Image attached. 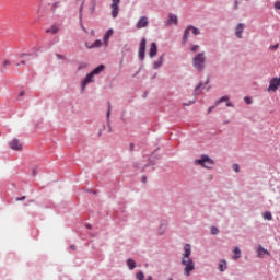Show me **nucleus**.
Wrapping results in <instances>:
<instances>
[{
	"label": "nucleus",
	"mask_w": 280,
	"mask_h": 280,
	"mask_svg": "<svg viewBox=\"0 0 280 280\" xmlns=\"http://www.w3.org/2000/svg\"><path fill=\"white\" fill-rule=\"evenodd\" d=\"M133 150H135V143L131 142V143L129 144V151L132 152Z\"/></svg>",
	"instance_id": "44"
},
{
	"label": "nucleus",
	"mask_w": 280,
	"mask_h": 280,
	"mask_svg": "<svg viewBox=\"0 0 280 280\" xmlns=\"http://www.w3.org/2000/svg\"><path fill=\"white\" fill-rule=\"evenodd\" d=\"M56 58H58V60H65V56L60 54H56Z\"/></svg>",
	"instance_id": "39"
},
{
	"label": "nucleus",
	"mask_w": 280,
	"mask_h": 280,
	"mask_svg": "<svg viewBox=\"0 0 280 280\" xmlns=\"http://www.w3.org/2000/svg\"><path fill=\"white\" fill-rule=\"evenodd\" d=\"M100 47H102V42H101V39H96V40L92 44V48H93V49H97V48H100Z\"/></svg>",
	"instance_id": "28"
},
{
	"label": "nucleus",
	"mask_w": 280,
	"mask_h": 280,
	"mask_svg": "<svg viewBox=\"0 0 280 280\" xmlns=\"http://www.w3.org/2000/svg\"><path fill=\"white\" fill-rule=\"evenodd\" d=\"M82 10H84V7L81 5L80 9H79V14H82Z\"/></svg>",
	"instance_id": "52"
},
{
	"label": "nucleus",
	"mask_w": 280,
	"mask_h": 280,
	"mask_svg": "<svg viewBox=\"0 0 280 280\" xmlns=\"http://www.w3.org/2000/svg\"><path fill=\"white\" fill-rule=\"evenodd\" d=\"M232 168H233V171L236 172V173L240 172V164H233V165H232Z\"/></svg>",
	"instance_id": "36"
},
{
	"label": "nucleus",
	"mask_w": 280,
	"mask_h": 280,
	"mask_svg": "<svg viewBox=\"0 0 280 280\" xmlns=\"http://www.w3.org/2000/svg\"><path fill=\"white\" fill-rule=\"evenodd\" d=\"M86 49H93V44L85 42Z\"/></svg>",
	"instance_id": "37"
},
{
	"label": "nucleus",
	"mask_w": 280,
	"mask_h": 280,
	"mask_svg": "<svg viewBox=\"0 0 280 280\" xmlns=\"http://www.w3.org/2000/svg\"><path fill=\"white\" fill-rule=\"evenodd\" d=\"M80 25H81V30H83L85 32V34H88L89 31H86V27H84V24H82V22H81Z\"/></svg>",
	"instance_id": "45"
},
{
	"label": "nucleus",
	"mask_w": 280,
	"mask_h": 280,
	"mask_svg": "<svg viewBox=\"0 0 280 280\" xmlns=\"http://www.w3.org/2000/svg\"><path fill=\"white\" fill-rule=\"evenodd\" d=\"M33 176H36V168L33 170Z\"/></svg>",
	"instance_id": "57"
},
{
	"label": "nucleus",
	"mask_w": 280,
	"mask_h": 280,
	"mask_svg": "<svg viewBox=\"0 0 280 280\" xmlns=\"http://www.w3.org/2000/svg\"><path fill=\"white\" fill-rule=\"evenodd\" d=\"M190 257H191V245L190 244H186L184 246L183 258H190Z\"/></svg>",
	"instance_id": "18"
},
{
	"label": "nucleus",
	"mask_w": 280,
	"mask_h": 280,
	"mask_svg": "<svg viewBox=\"0 0 280 280\" xmlns=\"http://www.w3.org/2000/svg\"><path fill=\"white\" fill-rule=\"evenodd\" d=\"M155 165H156V160H150V162L144 166H141V165H139V162H136L133 164V167H136L137 170H141V172H145V170H148V167H154Z\"/></svg>",
	"instance_id": "8"
},
{
	"label": "nucleus",
	"mask_w": 280,
	"mask_h": 280,
	"mask_svg": "<svg viewBox=\"0 0 280 280\" xmlns=\"http://www.w3.org/2000/svg\"><path fill=\"white\" fill-rule=\"evenodd\" d=\"M91 34H95V31L92 30V31H91Z\"/></svg>",
	"instance_id": "60"
},
{
	"label": "nucleus",
	"mask_w": 280,
	"mask_h": 280,
	"mask_svg": "<svg viewBox=\"0 0 280 280\" xmlns=\"http://www.w3.org/2000/svg\"><path fill=\"white\" fill-rule=\"evenodd\" d=\"M261 252L268 255V250H266L264 247H259L258 255L261 256Z\"/></svg>",
	"instance_id": "35"
},
{
	"label": "nucleus",
	"mask_w": 280,
	"mask_h": 280,
	"mask_svg": "<svg viewBox=\"0 0 280 280\" xmlns=\"http://www.w3.org/2000/svg\"><path fill=\"white\" fill-rule=\"evenodd\" d=\"M222 102H229V96H222L221 98L215 101V106H220V104H222Z\"/></svg>",
	"instance_id": "25"
},
{
	"label": "nucleus",
	"mask_w": 280,
	"mask_h": 280,
	"mask_svg": "<svg viewBox=\"0 0 280 280\" xmlns=\"http://www.w3.org/2000/svg\"><path fill=\"white\" fill-rule=\"evenodd\" d=\"M156 54H159V46L153 42L150 45L149 58H155Z\"/></svg>",
	"instance_id": "11"
},
{
	"label": "nucleus",
	"mask_w": 280,
	"mask_h": 280,
	"mask_svg": "<svg viewBox=\"0 0 280 280\" xmlns=\"http://www.w3.org/2000/svg\"><path fill=\"white\" fill-rule=\"evenodd\" d=\"M244 27L246 25L244 23H238L235 27V36L236 38H242V34H244Z\"/></svg>",
	"instance_id": "12"
},
{
	"label": "nucleus",
	"mask_w": 280,
	"mask_h": 280,
	"mask_svg": "<svg viewBox=\"0 0 280 280\" xmlns=\"http://www.w3.org/2000/svg\"><path fill=\"white\" fill-rule=\"evenodd\" d=\"M25 196H22V197H18L15 200H16V202H21V201H23V200H25Z\"/></svg>",
	"instance_id": "40"
},
{
	"label": "nucleus",
	"mask_w": 280,
	"mask_h": 280,
	"mask_svg": "<svg viewBox=\"0 0 280 280\" xmlns=\"http://www.w3.org/2000/svg\"><path fill=\"white\" fill-rule=\"evenodd\" d=\"M154 152H156V149L154 150ZM154 152L152 154H154Z\"/></svg>",
	"instance_id": "63"
},
{
	"label": "nucleus",
	"mask_w": 280,
	"mask_h": 280,
	"mask_svg": "<svg viewBox=\"0 0 280 280\" xmlns=\"http://www.w3.org/2000/svg\"><path fill=\"white\" fill-rule=\"evenodd\" d=\"M145 45H148V39H145V37H143L140 40L139 50H138V58L141 62H143V60H145Z\"/></svg>",
	"instance_id": "4"
},
{
	"label": "nucleus",
	"mask_w": 280,
	"mask_h": 280,
	"mask_svg": "<svg viewBox=\"0 0 280 280\" xmlns=\"http://www.w3.org/2000/svg\"><path fill=\"white\" fill-rule=\"evenodd\" d=\"M136 279L144 280L145 279V275L143 273V271H138L137 275H136Z\"/></svg>",
	"instance_id": "31"
},
{
	"label": "nucleus",
	"mask_w": 280,
	"mask_h": 280,
	"mask_svg": "<svg viewBox=\"0 0 280 280\" xmlns=\"http://www.w3.org/2000/svg\"><path fill=\"white\" fill-rule=\"evenodd\" d=\"M224 124H229V120H226Z\"/></svg>",
	"instance_id": "62"
},
{
	"label": "nucleus",
	"mask_w": 280,
	"mask_h": 280,
	"mask_svg": "<svg viewBox=\"0 0 280 280\" xmlns=\"http://www.w3.org/2000/svg\"><path fill=\"white\" fill-rule=\"evenodd\" d=\"M226 106H228V108H233V106H235V105H233V103H231L230 101H226Z\"/></svg>",
	"instance_id": "43"
},
{
	"label": "nucleus",
	"mask_w": 280,
	"mask_h": 280,
	"mask_svg": "<svg viewBox=\"0 0 280 280\" xmlns=\"http://www.w3.org/2000/svg\"><path fill=\"white\" fill-rule=\"evenodd\" d=\"M194 164L201 165V167H205L206 170H211L213 165H215V162L209 155L202 154L200 159L194 161Z\"/></svg>",
	"instance_id": "2"
},
{
	"label": "nucleus",
	"mask_w": 280,
	"mask_h": 280,
	"mask_svg": "<svg viewBox=\"0 0 280 280\" xmlns=\"http://www.w3.org/2000/svg\"><path fill=\"white\" fill-rule=\"evenodd\" d=\"M275 8H276V10H280V1L275 2Z\"/></svg>",
	"instance_id": "41"
},
{
	"label": "nucleus",
	"mask_w": 280,
	"mask_h": 280,
	"mask_svg": "<svg viewBox=\"0 0 280 280\" xmlns=\"http://www.w3.org/2000/svg\"><path fill=\"white\" fill-rule=\"evenodd\" d=\"M244 102L245 104H253V98L250 96H245Z\"/></svg>",
	"instance_id": "34"
},
{
	"label": "nucleus",
	"mask_w": 280,
	"mask_h": 280,
	"mask_svg": "<svg viewBox=\"0 0 280 280\" xmlns=\"http://www.w3.org/2000/svg\"><path fill=\"white\" fill-rule=\"evenodd\" d=\"M195 103H196V101H190L187 104H185V106H191V104H195Z\"/></svg>",
	"instance_id": "49"
},
{
	"label": "nucleus",
	"mask_w": 280,
	"mask_h": 280,
	"mask_svg": "<svg viewBox=\"0 0 280 280\" xmlns=\"http://www.w3.org/2000/svg\"><path fill=\"white\" fill-rule=\"evenodd\" d=\"M23 95H25V92L24 91L20 92V97H23Z\"/></svg>",
	"instance_id": "54"
},
{
	"label": "nucleus",
	"mask_w": 280,
	"mask_h": 280,
	"mask_svg": "<svg viewBox=\"0 0 280 280\" xmlns=\"http://www.w3.org/2000/svg\"><path fill=\"white\" fill-rule=\"evenodd\" d=\"M85 226L86 229H93V225H91V223H86Z\"/></svg>",
	"instance_id": "50"
},
{
	"label": "nucleus",
	"mask_w": 280,
	"mask_h": 280,
	"mask_svg": "<svg viewBox=\"0 0 280 280\" xmlns=\"http://www.w3.org/2000/svg\"><path fill=\"white\" fill-rule=\"evenodd\" d=\"M3 67H10V60H5V61L3 62Z\"/></svg>",
	"instance_id": "46"
},
{
	"label": "nucleus",
	"mask_w": 280,
	"mask_h": 280,
	"mask_svg": "<svg viewBox=\"0 0 280 280\" xmlns=\"http://www.w3.org/2000/svg\"><path fill=\"white\" fill-rule=\"evenodd\" d=\"M168 280H173L172 278H168Z\"/></svg>",
	"instance_id": "64"
},
{
	"label": "nucleus",
	"mask_w": 280,
	"mask_h": 280,
	"mask_svg": "<svg viewBox=\"0 0 280 280\" xmlns=\"http://www.w3.org/2000/svg\"><path fill=\"white\" fill-rule=\"evenodd\" d=\"M264 220H272V213L270 211H266L264 214Z\"/></svg>",
	"instance_id": "32"
},
{
	"label": "nucleus",
	"mask_w": 280,
	"mask_h": 280,
	"mask_svg": "<svg viewBox=\"0 0 280 280\" xmlns=\"http://www.w3.org/2000/svg\"><path fill=\"white\" fill-rule=\"evenodd\" d=\"M182 266H185L184 275L186 277H189L191 275L192 270L196 269V265H194V259H191V258H182Z\"/></svg>",
	"instance_id": "3"
},
{
	"label": "nucleus",
	"mask_w": 280,
	"mask_h": 280,
	"mask_svg": "<svg viewBox=\"0 0 280 280\" xmlns=\"http://www.w3.org/2000/svg\"><path fill=\"white\" fill-rule=\"evenodd\" d=\"M240 257H242V250H240V247H235L234 259H240Z\"/></svg>",
	"instance_id": "27"
},
{
	"label": "nucleus",
	"mask_w": 280,
	"mask_h": 280,
	"mask_svg": "<svg viewBox=\"0 0 280 280\" xmlns=\"http://www.w3.org/2000/svg\"><path fill=\"white\" fill-rule=\"evenodd\" d=\"M71 250H75V245L70 246Z\"/></svg>",
	"instance_id": "56"
},
{
	"label": "nucleus",
	"mask_w": 280,
	"mask_h": 280,
	"mask_svg": "<svg viewBox=\"0 0 280 280\" xmlns=\"http://www.w3.org/2000/svg\"><path fill=\"white\" fill-rule=\"evenodd\" d=\"M240 8V2L237 0L234 1V10H237Z\"/></svg>",
	"instance_id": "42"
},
{
	"label": "nucleus",
	"mask_w": 280,
	"mask_h": 280,
	"mask_svg": "<svg viewBox=\"0 0 280 280\" xmlns=\"http://www.w3.org/2000/svg\"><path fill=\"white\" fill-rule=\"evenodd\" d=\"M228 266H226V261L224 259L220 260L219 262V271L220 272H224L226 270Z\"/></svg>",
	"instance_id": "22"
},
{
	"label": "nucleus",
	"mask_w": 280,
	"mask_h": 280,
	"mask_svg": "<svg viewBox=\"0 0 280 280\" xmlns=\"http://www.w3.org/2000/svg\"><path fill=\"white\" fill-rule=\"evenodd\" d=\"M166 25H178V16L176 14H168Z\"/></svg>",
	"instance_id": "15"
},
{
	"label": "nucleus",
	"mask_w": 280,
	"mask_h": 280,
	"mask_svg": "<svg viewBox=\"0 0 280 280\" xmlns=\"http://www.w3.org/2000/svg\"><path fill=\"white\" fill-rule=\"evenodd\" d=\"M215 106H218V105L210 106V107L208 108V115H211V113L213 112V109L215 108Z\"/></svg>",
	"instance_id": "38"
},
{
	"label": "nucleus",
	"mask_w": 280,
	"mask_h": 280,
	"mask_svg": "<svg viewBox=\"0 0 280 280\" xmlns=\"http://www.w3.org/2000/svg\"><path fill=\"white\" fill-rule=\"evenodd\" d=\"M190 32H192L194 36H200V28L191 25Z\"/></svg>",
	"instance_id": "26"
},
{
	"label": "nucleus",
	"mask_w": 280,
	"mask_h": 280,
	"mask_svg": "<svg viewBox=\"0 0 280 280\" xmlns=\"http://www.w3.org/2000/svg\"><path fill=\"white\" fill-rule=\"evenodd\" d=\"M191 33V25H188L185 30H184V35L182 38V45H187V40L189 38V34Z\"/></svg>",
	"instance_id": "13"
},
{
	"label": "nucleus",
	"mask_w": 280,
	"mask_h": 280,
	"mask_svg": "<svg viewBox=\"0 0 280 280\" xmlns=\"http://www.w3.org/2000/svg\"><path fill=\"white\" fill-rule=\"evenodd\" d=\"M200 89H205V83L199 82L198 85L195 88V95H198Z\"/></svg>",
	"instance_id": "29"
},
{
	"label": "nucleus",
	"mask_w": 280,
	"mask_h": 280,
	"mask_svg": "<svg viewBox=\"0 0 280 280\" xmlns=\"http://www.w3.org/2000/svg\"><path fill=\"white\" fill-rule=\"evenodd\" d=\"M141 183H148V177L147 176H142Z\"/></svg>",
	"instance_id": "47"
},
{
	"label": "nucleus",
	"mask_w": 280,
	"mask_h": 280,
	"mask_svg": "<svg viewBox=\"0 0 280 280\" xmlns=\"http://www.w3.org/2000/svg\"><path fill=\"white\" fill-rule=\"evenodd\" d=\"M94 74L92 72H89L85 78L82 80L81 82V91H85L86 86H89V84H91V82H94L93 80Z\"/></svg>",
	"instance_id": "6"
},
{
	"label": "nucleus",
	"mask_w": 280,
	"mask_h": 280,
	"mask_svg": "<svg viewBox=\"0 0 280 280\" xmlns=\"http://www.w3.org/2000/svg\"><path fill=\"white\" fill-rule=\"evenodd\" d=\"M277 48H279V44L271 46V49H277Z\"/></svg>",
	"instance_id": "51"
},
{
	"label": "nucleus",
	"mask_w": 280,
	"mask_h": 280,
	"mask_svg": "<svg viewBox=\"0 0 280 280\" xmlns=\"http://www.w3.org/2000/svg\"><path fill=\"white\" fill-rule=\"evenodd\" d=\"M127 264V268H129L130 270H135L137 268V261H135V259L129 258L126 261Z\"/></svg>",
	"instance_id": "21"
},
{
	"label": "nucleus",
	"mask_w": 280,
	"mask_h": 280,
	"mask_svg": "<svg viewBox=\"0 0 280 280\" xmlns=\"http://www.w3.org/2000/svg\"><path fill=\"white\" fill-rule=\"evenodd\" d=\"M60 28H58L56 25H52L50 28L46 30L47 34H58Z\"/></svg>",
	"instance_id": "23"
},
{
	"label": "nucleus",
	"mask_w": 280,
	"mask_h": 280,
	"mask_svg": "<svg viewBox=\"0 0 280 280\" xmlns=\"http://www.w3.org/2000/svg\"><path fill=\"white\" fill-rule=\"evenodd\" d=\"M79 21L82 23V13H79Z\"/></svg>",
	"instance_id": "53"
},
{
	"label": "nucleus",
	"mask_w": 280,
	"mask_h": 280,
	"mask_svg": "<svg viewBox=\"0 0 280 280\" xmlns=\"http://www.w3.org/2000/svg\"><path fill=\"white\" fill-rule=\"evenodd\" d=\"M113 34H115V31L113 28L107 30V32L104 34L103 40L105 45H108V40H110V36H113Z\"/></svg>",
	"instance_id": "17"
},
{
	"label": "nucleus",
	"mask_w": 280,
	"mask_h": 280,
	"mask_svg": "<svg viewBox=\"0 0 280 280\" xmlns=\"http://www.w3.org/2000/svg\"><path fill=\"white\" fill-rule=\"evenodd\" d=\"M104 69H106V66L104 65H98L96 68H94L90 73L95 75H100V73H102V71H104Z\"/></svg>",
	"instance_id": "19"
},
{
	"label": "nucleus",
	"mask_w": 280,
	"mask_h": 280,
	"mask_svg": "<svg viewBox=\"0 0 280 280\" xmlns=\"http://www.w3.org/2000/svg\"><path fill=\"white\" fill-rule=\"evenodd\" d=\"M119 3H121V0H112V16L114 19H117L119 16Z\"/></svg>",
	"instance_id": "7"
},
{
	"label": "nucleus",
	"mask_w": 280,
	"mask_h": 280,
	"mask_svg": "<svg viewBox=\"0 0 280 280\" xmlns=\"http://www.w3.org/2000/svg\"><path fill=\"white\" fill-rule=\"evenodd\" d=\"M58 8H60V1L54 2L52 5H51V8H50L51 13H52V14H56V10H57Z\"/></svg>",
	"instance_id": "24"
},
{
	"label": "nucleus",
	"mask_w": 280,
	"mask_h": 280,
	"mask_svg": "<svg viewBox=\"0 0 280 280\" xmlns=\"http://www.w3.org/2000/svg\"><path fill=\"white\" fill-rule=\"evenodd\" d=\"M190 51H192V54H198V51H200V45H192Z\"/></svg>",
	"instance_id": "30"
},
{
	"label": "nucleus",
	"mask_w": 280,
	"mask_h": 280,
	"mask_svg": "<svg viewBox=\"0 0 280 280\" xmlns=\"http://www.w3.org/2000/svg\"><path fill=\"white\" fill-rule=\"evenodd\" d=\"M142 97H144V98L148 97V92H144Z\"/></svg>",
	"instance_id": "55"
},
{
	"label": "nucleus",
	"mask_w": 280,
	"mask_h": 280,
	"mask_svg": "<svg viewBox=\"0 0 280 280\" xmlns=\"http://www.w3.org/2000/svg\"><path fill=\"white\" fill-rule=\"evenodd\" d=\"M159 160V156H155V161Z\"/></svg>",
	"instance_id": "61"
},
{
	"label": "nucleus",
	"mask_w": 280,
	"mask_h": 280,
	"mask_svg": "<svg viewBox=\"0 0 280 280\" xmlns=\"http://www.w3.org/2000/svg\"><path fill=\"white\" fill-rule=\"evenodd\" d=\"M279 86H280V77L273 78L270 80L267 91L269 93H275V91H277V89H279Z\"/></svg>",
	"instance_id": "5"
},
{
	"label": "nucleus",
	"mask_w": 280,
	"mask_h": 280,
	"mask_svg": "<svg viewBox=\"0 0 280 280\" xmlns=\"http://www.w3.org/2000/svg\"><path fill=\"white\" fill-rule=\"evenodd\" d=\"M9 147L11 148V150H15L18 152L23 150V144L19 142V139H13L11 142H9Z\"/></svg>",
	"instance_id": "9"
},
{
	"label": "nucleus",
	"mask_w": 280,
	"mask_h": 280,
	"mask_svg": "<svg viewBox=\"0 0 280 280\" xmlns=\"http://www.w3.org/2000/svg\"><path fill=\"white\" fill-rule=\"evenodd\" d=\"M163 62H165V54H162V56L153 62V69H161L163 67Z\"/></svg>",
	"instance_id": "14"
},
{
	"label": "nucleus",
	"mask_w": 280,
	"mask_h": 280,
	"mask_svg": "<svg viewBox=\"0 0 280 280\" xmlns=\"http://www.w3.org/2000/svg\"><path fill=\"white\" fill-rule=\"evenodd\" d=\"M25 56H32V54H25V52H22L21 55H20V58H25Z\"/></svg>",
	"instance_id": "48"
},
{
	"label": "nucleus",
	"mask_w": 280,
	"mask_h": 280,
	"mask_svg": "<svg viewBox=\"0 0 280 280\" xmlns=\"http://www.w3.org/2000/svg\"><path fill=\"white\" fill-rule=\"evenodd\" d=\"M26 62H27V61H25V60H22V61H21V65H26Z\"/></svg>",
	"instance_id": "58"
},
{
	"label": "nucleus",
	"mask_w": 280,
	"mask_h": 280,
	"mask_svg": "<svg viewBox=\"0 0 280 280\" xmlns=\"http://www.w3.org/2000/svg\"><path fill=\"white\" fill-rule=\"evenodd\" d=\"M137 30H143V27H148V16H141L136 25Z\"/></svg>",
	"instance_id": "10"
},
{
	"label": "nucleus",
	"mask_w": 280,
	"mask_h": 280,
	"mask_svg": "<svg viewBox=\"0 0 280 280\" xmlns=\"http://www.w3.org/2000/svg\"><path fill=\"white\" fill-rule=\"evenodd\" d=\"M110 102H107V113H106V119H107V125H108V132H113V127H110Z\"/></svg>",
	"instance_id": "16"
},
{
	"label": "nucleus",
	"mask_w": 280,
	"mask_h": 280,
	"mask_svg": "<svg viewBox=\"0 0 280 280\" xmlns=\"http://www.w3.org/2000/svg\"><path fill=\"white\" fill-rule=\"evenodd\" d=\"M210 232H211V235H218V233H220V230L217 226H212Z\"/></svg>",
	"instance_id": "33"
},
{
	"label": "nucleus",
	"mask_w": 280,
	"mask_h": 280,
	"mask_svg": "<svg viewBox=\"0 0 280 280\" xmlns=\"http://www.w3.org/2000/svg\"><path fill=\"white\" fill-rule=\"evenodd\" d=\"M192 67L198 73H202L207 67V56L205 51L198 52L192 57Z\"/></svg>",
	"instance_id": "1"
},
{
	"label": "nucleus",
	"mask_w": 280,
	"mask_h": 280,
	"mask_svg": "<svg viewBox=\"0 0 280 280\" xmlns=\"http://www.w3.org/2000/svg\"><path fill=\"white\" fill-rule=\"evenodd\" d=\"M205 84H209V77L207 78V81H206V83Z\"/></svg>",
	"instance_id": "59"
},
{
	"label": "nucleus",
	"mask_w": 280,
	"mask_h": 280,
	"mask_svg": "<svg viewBox=\"0 0 280 280\" xmlns=\"http://www.w3.org/2000/svg\"><path fill=\"white\" fill-rule=\"evenodd\" d=\"M165 231H167V221H162L160 223V228H159V235H163V233H165Z\"/></svg>",
	"instance_id": "20"
}]
</instances>
